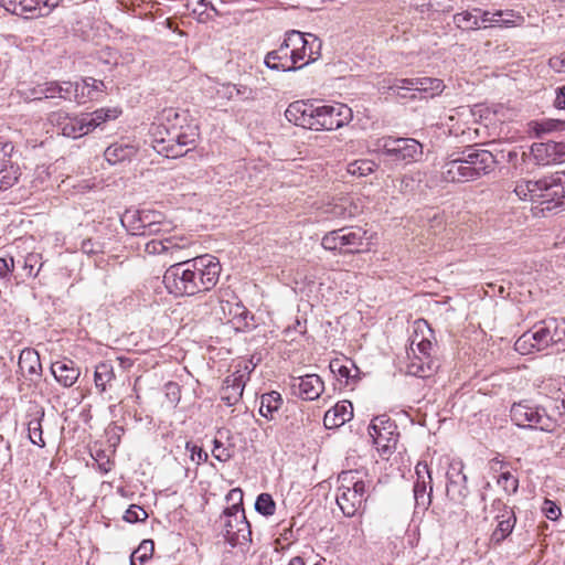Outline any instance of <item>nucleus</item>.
<instances>
[{
	"mask_svg": "<svg viewBox=\"0 0 565 565\" xmlns=\"http://www.w3.org/2000/svg\"><path fill=\"white\" fill-rule=\"evenodd\" d=\"M533 335L531 332H524L514 343V349L521 354H529L535 349L533 345Z\"/></svg>",
	"mask_w": 565,
	"mask_h": 565,
	"instance_id": "13d9d810",
	"label": "nucleus"
},
{
	"mask_svg": "<svg viewBox=\"0 0 565 565\" xmlns=\"http://www.w3.org/2000/svg\"><path fill=\"white\" fill-rule=\"evenodd\" d=\"M47 119L65 137L79 138L88 134L83 115L71 116L63 110H57L51 113Z\"/></svg>",
	"mask_w": 565,
	"mask_h": 565,
	"instance_id": "2eb2a0df",
	"label": "nucleus"
},
{
	"mask_svg": "<svg viewBox=\"0 0 565 565\" xmlns=\"http://www.w3.org/2000/svg\"><path fill=\"white\" fill-rule=\"evenodd\" d=\"M353 118L352 109L344 104L315 106L313 130H335Z\"/></svg>",
	"mask_w": 565,
	"mask_h": 565,
	"instance_id": "1a4fd4ad",
	"label": "nucleus"
},
{
	"mask_svg": "<svg viewBox=\"0 0 565 565\" xmlns=\"http://www.w3.org/2000/svg\"><path fill=\"white\" fill-rule=\"evenodd\" d=\"M374 147L375 151H381L395 162L409 163L417 161L423 154V146L413 138L385 136L379 138Z\"/></svg>",
	"mask_w": 565,
	"mask_h": 565,
	"instance_id": "423d86ee",
	"label": "nucleus"
},
{
	"mask_svg": "<svg viewBox=\"0 0 565 565\" xmlns=\"http://www.w3.org/2000/svg\"><path fill=\"white\" fill-rule=\"evenodd\" d=\"M353 209L355 210L356 207L352 206V204L347 199H340L339 202L330 205V207L327 210V213L333 217L345 218L354 216Z\"/></svg>",
	"mask_w": 565,
	"mask_h": 565,
	"instance_id": "c03bdc74",
	"label": "nucleus"
},
{
	"mask_svg": "<svg viewBox=\"0 0 565 565\" xmlns=\"http://www.w3.org/2000/svg\"><path fill=\"white\" fill-rule=\"evenodd\" d=\"M120 111L117 108L97 109L92 114L83 115L85 118L86 131L90 132L105 121L115 119L118 117Z\"/></svg>",
	"mask_w": 565,
	"mask_h": 565,
	"instance_id": "c9c22d12",
	"label": "nucleus"
},
{
	"mask_svg": "<svg viewBox=\"0 0 565 565\" xmlns=\"http://www.w3.org/2000/svg\"><path fill=\"white\" fill-rule=\"evenodd\" d=\"M339 488L338 491L354 490L366 488L362 478V473L358 470L342 471L338 477Z\"/></svg>",
	"mask_w": 565,
	"mask_h": 565,
	"instance_id": "58836bf2",
	"label": "nucleus"
},
{
	"mask_svg": "<svg viewBox=\"0 0 565 565\" xmlns=\"http://www.w3.org/2000/svg\"><path fill=\"white\" fill-rule=\"evenodd\" d=\"M168 125H162L166 137L157 138L153 148L167 158H179L195 148L199 138V127L188 122L185 114L174 109L166 111Z\"/></svg>",
	"mask_w": 565,
	"mask_h": 565,
	"instance_id": "f257e3e1",
	"label": "nucleus"
},
{
	"mask_svg": "<svg viewBox=\"0 0 565 565\" xmlns=\"http://www.w3.org/2000/svg\"><path fill=\"white\" fill-rule=\"evenodd\" d=\"M216 94L227 100L253 102L256 99L257 90L244 84L225 83L217 88Z\"/></svg>",
	"mask_w": 565,
	"mask_h": 565,
	"instance_id": "cd10ccee",
	"label": "nucleus"
},
{
	"mask_svg": "<svg viewBox=\"0 0 565 565\" xmlns=\"http://www.w3.org/2000/svg\"><path fill=\"white\" fill-rule=\"evenodd\" d=\"M154 552V543L152 540H143L139 546L134 551V555L138 558L142 565L145 562L152 557Z\"/></svg>",
	"mask_w": 565,
	"mask_h": 565,
	"instance_id": "3c124183",
	"label": "nucleus"
},
{
	"mask_svg": "<svg viewBox=\"0 0 565 565\" xmlns=\"http://www.w3.org/2000/svg\"><path fill=\"white\" fill-rule=\"evenodd\" d=\"M543 512L550 520H556L561 515V509L550 500L544 501Z\"/></svg>",
	"mask_w": 565,
	"mask_h": 565,
	"instance_id": "774afa93",
	"label": "nucleus"
},
{
	"mask_svg": "<svg viewBox=\"0 0 565 565\" xmlns=\"http://www.w3.org/2000/svg\"><path fill=\"white\" fill-rule=\"evenodd\" d=\"M12 149L10 143L0 141V191L13 186L19 180V167L7 159Z\"/></svg>",
	"mask_w": 565,
	"mask_h": 565,
	"instance_id": "4be33fe9",
	"label": "nucleus"
},
{
	"mask_svg": "<svg viewBox=\"0 0 565 565\" xmlns=\"http://www.w3.org/2000/svg\"><path fill=\"white\" fill-rule=\"evenodd\" d=\"M285 117L296 126L313 130L315 106L303 100L294 102L285 110Z\"/></svg>",
	"mask_w": 565,
	"mask_h": 565,
	"instance_id": "aec40b11",
	"label": "nucleus"
},
{
	"mask_svg": "<svg viewBox=\"0 0 565 565\" xmlns=\"http://www.w3.org/2000/svg\"><path fill=\"white\" fill-rule=\"evenodd\" d=\"M494 15L500 19V26L512 28L524 23V17L513 10H497Z\"/></svg>",
	"mask_w": 565,
	"mask_h": 565,
	"instance_id": "a18cd8bd",
	"label": "nucleus"
},
{
	"mask_svg": "<svg viewBox=\"0 0 565 565\" xmlns=\"http://www.w3.org/2000/svg\"><path fill=\"white\" fill-rule=\"evenodd\" d=\"M89 87H87L84 84V79L82 83H79V89H77L76 93H74L73 99L77 104H83L86 102V99H95V96L92 95V90H88Z\"/></svg>",
	"mask_w": 565,
	"mask_h": 565,
	"instance_id": "0e129e2a",
	"label": "nucleus"
},
{
	"mask_svg": "<svg viewBox=\"0 0 565 565\" xmlns=\"http://www.w3.org/2000/svg\"><path fill=\"white\" fill-rule=\"evenodd\" d=\"M185 449L191 452V459L196 460L198 463L205 462L209 459L207 452L190 441L186 443Z\"/></svg>",
	"mask_w": 565,
	"mask_h": 565,
	"instance_id": "680f3d73",
	"label": "nucleus"
},
{
	"mask_svg": "<svg viewBox=\"0 0 565 565\" xmlns=\"http://www.w3.org/2000/svg\"><path fill=\"white\" fill-rule=\"evenodd\" d=\"M529 332L533 335V345L537 351L559 342L565 335V320L548 318L536 323Z\"/></svg>",
	"mask_w": 565,
	"mask_h": 565,
	"instance_id": "9b49d317",
	"label": "nucleus"
},
{
	"mask_svg": "<svg viewBox=\"0 0 565 565\" xmlns=\"http://www.w3.org/2000/svg\"><path fill=\"white\" fill-rule=\"evenodd\" d=\"M34 94L38 95L35 99L58 97L57 82H45L38 85V87L34 89Z\"/></svg>",
	"mask_w": 565,
	"mask_h": 565,
	"instance_id": "864d4df0",
	"label": "nucleus"
},
{
	"mask_svg": "<svg viewBox=\"0 0 565 565\" xmlns=\"http://www.w3.org/2000/svg\"><path fill=\"white\" fill-rule=\"evenodd\" d=\"M452 20L455 25L462 31H473L481 28L479 23L480 13H476L475 8L454 14Z\"/></svg>",
	"mask_w": 565,
	"mask_h": 565,
	"instance_id": "e433bc0d",
	"label": "nucleus"
},
{
	"mask_svg": "<svg viewBox=\"0 0 565 565\" xmlns=\"http://www.w3.org/2000/svg\"><path fill=\"white\" fill-rule=\"evenodd\" d=\"M366 488L338 491L337 503L345 516H354L366 501Z\"/></svg>",
	"mask_w": 565,
	"mask_h": 565,
	"instance_id": "412c9836",
	"label": "nucleus"
},
{
	"mask_svg": "<svg viewBox=\"0 0 565 565\" xmlns=\"http://www.w3.org/2000/svg\"><path fill=\"white\" fill-rule=\"evenodd\" d=\"M353 417V406L349 401H341L326 412L323 425L327 429L341 427Z\"/></svg>",
	"mask_w": 565,
	"mask_h": 565,
	"instance_id": "a878e982",
	"label": "nucleus"
},
{
	"mask_svg": "<svg viewBox=\"0 0 565 565\" xmlns=\"http://www.w3.org/2000/svg\"><path fill=\"white\" fill-rule=\"evenodd\" d=\"M407 78H397L387 76L379 81L377 89L381 94H386L390 92L395 93L396 95L405 98L406 94L402 93V90H406V85L402 84V82H406Z\"/></svg>",
	"mask_w": 565,
	"mask_h": 565,
	"instance_id": "a19ab883",
	"label": "nucleus"
},
{
	"mask_svg": "<svg viewBox=\"0 0 565 565\" xmlns=\"http://www.w3.org/2000/svg\"><path fill=\"white\" fill-rule=\"evenodd\" d=\"M244 387L245 374L237 372L226 376L221 387V399L227 406L237 404L243 396Z\"/></svg>",
	"mask_w": 565,
	"mask_h": 565,
	"instance_id": "b1692460",
	"label": "nucleus"
},
{
	"mask_svg": "<svg viewBox=\"0 0 565 565\" xmlns=\"http://www.w3.org/2000/svg\"><path fill=\"white\" fill-rule=\"evenodd\" d=\"M301 40L305 43L303 47L300 49L301 61L307 57V61L301 64L305 66L315 62L320 56L322 43L315 34L311 33H301Z\"/></svg>",
	"mask_w": 565,
	"mask_h": 565,
	"instance_id": "f704fd0d",
	"label": "nucleus"
},
{
	"mask_svg": "<svg viewBox=\"0 0 565 565\" xmlns=\"http://www.w3.org/2000/svg\"><path fill=\"white\" fill-rule=\"evenodd\" d=\"M177 247L171 238L151 239L146 244V252L151 255L163 254Z\"/></svg>",
	"mask_w": 565,
	"mask_h": 565,
	"instance_id": "8fccbe9b",
	"label": "nucleus"
},
{
	"mask_svg": "<svg viewBox=\"0 0 565 565\" xmlns=\"http://www.w3.org/2000/svg\"><path fill=\"white\" fill-rule=\"evenodd\" d=\"M463 465L461 462H451L447 470V484L467 481V476L463 473Z\"/></svg>",
	"mask_w": 565,
	"mask_h": 565,
	"instance_id": "5fc2aeb1",
	"label": "nucleus"
},
{
	"mask_svg": "<svg viewBox=\"0 0 565 565\" xmlns=\"http://www.w3.org/2000/svg\"><path fill=\"white\" fill-rule=\"evenodd\" d=\"M190 259L171 265L163 275V284L174 296H193L196 294Z\"/></svg>",
	"mask_w": 565,
	"mask_h": 565,
	"instance_id": "0eeeda50",
	"label": "nucleus"
},
{
	"mask_svg": "<svg viewBox=\"0 0 565 565\" xmlns=\"http://www.w3.org/2000/svg\"><path fill=\"white\" fill-rule=\"evenodd\" d=\"M51 373L63 387H72L81 375V370L71 359H63L52 363Z\"/></svg>",
	"mask_w": 565,
	"mask_h": 565,
	"instance_id": "5701e85b",
	"label": "nucleus"
},
{
	"mask_svg": "<svg viewBox=\"0 0 565 565\" xmlns=\"http://www.w3.org/2000/svg\"><path fill=\"white\" fill-rule=\"evenodd\" d=\"M137 153V148L129 143L115 142L106 148L104 156L110 164L130 160Z\"/></svg>",
	"mask_w": 565,
	"mask_h": 565,
	"instance_id": "7c9ffc66",
	"label": "nucleus"
},
{
	"mask_svg": "<svg viewBox=\"0 0 565 565\" xmlns=\"http://www.w3.org/2000/svg\"><path fill=\"white\" fill-rule=\"evenodd\" d=\"M515 194L522 199H543L546 210H565V171H558L540 180L521 181L515 185Z\"/></svg>",
	"mask_w": 565,
	"mask_h": 565,
	"instance_id": "f03ea898",
	"label": "nucleus"
},
{
	"mask_svg": "<svg viewBox=\"0 0 565 565\" xmlns=\"http://www.w3.org/2000/svg\"><path fill=\"white\" fill-rule=\"evenodd\" d=\"M214 312L221 321L225 323H233L234 328L237 330L253 326L249 320L253 321L254 317L238 300L230 301L227 299L225 300L223 296H220L218 308H215Z\"/></svg>",
	"mask_w": 565,
	"mask_h": 565,
	"instance_id": "ddd939ff",
	"label": "nucleus"
},
{
	"mask_svg": "<svg viewBox=\"0 0 565 565\" xmlns=\"http://www.w3.org/2000/svg\"><path fill=\"white\" fill-rule=\"evenodd\" d=\"M511 420L519 427L540 429L552 433L556 429L557 423L544 407L533 406L527 402L514 403L510 409Z\"/></svg>",
	"mask_w": 565,
	"mask_h": 565,
	"instance_id": "39448f33",
	"label": "nucleus"
},
{
	"mask_svg": "<svg viewBox=\"0 0 565 565\" xmlns=\"http://www.w3.org/2000/svg\"><path fill=\"white\" fill-rule=\"evenodd\" d=\"M395 428L394 422L387 415H381L375 417L370 424L369 435L372 437L375 445L387 448L388 445L382 444V441L385 440L388 443Z\"/></svg>",
	"mask_w": 565,
	"mask_h": 565,
	"instance_id": "393cba45",
	"label": "nucleus"
},
{
	"mask_svg": "<svg viewBox=\"0 0 565 565\" xmlns=\"http://www.w3.org/2000/svg\"><path fill=\"white\" fill-rule=\"evenodd\" d=\"M14 268L13 257H1L0 258V278H7L11 275Z\"/></svg>",
	"mask_w": 565,
	"mask_h": 565,
	"instance_id": "69168bd1",
	"label": "nucleus"
},
{
	"mask_svg": "<svg viewBox=\"0 0 565 565\" xmlns=\"http://www.w3.org/2000/svg\"><path fill=\"white\" fill-rule=\"evenodd\" d=\"M115 377L114 369L109 362H100L96 365L94 373V382L96 388L100 392H105L107 384Z\"/></svg>",
	"mask_w": 565,
	"mask_h": 565,
	"instance_id": "ea45409f",
	"label": "nucleus"
},
{
	"mask_svg": "<svg viewBox=\"0 0 565 565\" xmlns=\"http://www.w3.org/2000/svg\"><path fill=\"white\" fill-rule=\"evenodd\" d=\"M364 233L358 228L342 227L327 233L321 241L324 249L343 254L359 253L363 245Z\"/></svg>",
	"mask_w": 565,
	"mask_h": 565,
	"instance_id": "9d476101",
	"label": "nucleus"
},
{
	"mask_svg": "<svg viewBox=\"0 0 565 565\" xmlns=\"http://www.w3.org/2000/svg\"><path fill=\"white\" fill-rule=\"evenodd\" d=\"M18 365L21 372H26L29 375H40L42 371L40 355L31 348L21 351Z\"/></svg>",
	"mask_w": 565,
	"mask_h": 565,
	"instance_id": "473e14b6",
	"label": "nucleus"
},
{
	"mask_svg": "<svg viewBox=\"0 0 565 565\" xmlns=\"http://www.w3.org/2000/svg\"><path fill=\"white\" fill-rule=\"evenodd\" d=\"M413 492L416 507L426 510L431 503V481L416 480Z\"/></svg>",
	"mask_w": 565,
	"mask_h": 565,
	"instance_id": "4c0bfd02",
	"label": "nucleus"
},
{
	"mask_svg": "<svg viewBox=\"0 0 565 565\" xmlns=\"http://www.w3.org/2000/svg\"><path fill=\"white\" fill-rule=\"evenodd\" d=\"M2 7L15 15L25 18L46 17L60 0H0Z\"/></svg>",
	"mask_w": 565,
	"mask_h": 565,
	"instance_id": "4468645a",
	"label": "nucleus"
},
{
	"mask_svg": "<svg viewBox=\"0 0 565 565\" xmlns=\"http://www.w3.org/2000/svg\"><path fill=\"white\" fill-rule=\"evenodd\" d=\"M329 367L333 374H337L340 377L345 379L347 382L352 377L350 367L344 365L339 359L332 360L330 362Z\"/></svg>",
	"mask_w": 565,
	"mask_h": 565,
	"instance_id": "052dcab7",
	"label": "nucleus"
},
{
	"mask_svg": "<svg viewBox=\"0 0 565 565\" xmlns=\"http://www.w3.org/2000/svg\"><path fill=\"white\" fill-rule=\"evenodd\" d=\"M461 154H463L465 159L467 160V164L469 166L475 180L481 178L482 175L489 174L495 168L497 160L492 152L488 150L467 149L462 151Z\"/></svg>",
	"mask_w": 565,
	"mask_h": 565,
	"instance_id": "dca6fc26",
	"label": "nucleus"
},
{
	"mask_svg": "<svg viewBox=\"0 0 565 565\" xmlns=\"http://www.w3.org/2000/svg\"><path fill=\"white\" fill-rule=\"evenodd\" d=\"M282 403L280 393L276 391L265 393L260 397L259 413L267 419L273 420L275 419V414L281 408Z\"/></svg>",
	"mask_w": 565,
	"mask_h": 565,
	"instance_id": "72a5a7b5",
	"label": "nucleus"
},
{
	"mask_svg": "<svg viewBox=\"0 0 565 565\" xmlns=\"http://www.w3.org/2000/svg\"><path fill=\"white\" fill-rule=\"evenodd\" d=\"M531 152L537 164L547 166L564 159L565 143L552 140L534 143Z\"/></svg>",
	"mask_w": 565,
	"mask_h": 565,
	"instance_id": "6ab92c4d",
	"label": "nucleus"
},
{
	"mask_svg": "<svg viewBox=\"0 0 565 565\" xmlns=\"http://www.w3.org/2000/svg\"><path fill=\"white\" fill-rule=\"evenodd\" d=\"M446 493L452 502L462 504L469 493L467 481L447 484Z\"/></svg>",
	"mask_w": 565,
	"mask_h": 565,
	"instance_id": "49530a36",
	"label": "nucleus"
},
{
	"mask_svg": "<svg viewBox=\"0 0 565 565\" xmlns=\"http://www.w3.org/2000/svg\"><path fill=\"white\" fill-rule=\"evenodd\" d=\"M84 84L89 87L88 90H92V95L94 93H103L106 90V85L103 81L96 79L94 77L84 78Z\"/></svg>",
	"mask_w": 565,
	"mask_h": 565,
	"instance_id": "338daca9",
	"label": "nucleus"
},
{
	"mask_svg": "<svg viewBox=\"0 0 565 565\" xmlns=\"http://www.w3.org/2000/svg\"><path fill=\"white\" fill-rule=\"evenodd\" d=\"M79 89V83L78 82H57V93L58 97L65 100H72L74 93Z\"/></svg>",
	"mask_w": 565,
	"mask_h": 565,
	"instance_id": "bf43d9fd",
	"label": "nucleus"
},
{
	"mask_svg": "<svg viewBox=\"0 0 565 565\" xmlns=\"http://www.w3.org/2000/svg\"><path fill=\"white\" fill-rule=\"evenodd\" d=\"M196 294L211 290L218 281L221 275L220 260L210 254H204L190 259Z\"/></svg>",
	"mask_w": 565,
	"mask_h": 565,
	"instance_id": "6e6552de",
	"label": "nucleus"
},
{
	"mask_svg": "<svg viewBox=\"0 0 565 565\" xmlns=\"http://www.w3.org/2000/svg\"><path fill=\"white\" fill-rule=\"evenodd\" d=\"M186 7L191 8L192 12L199 15L200 21L210 19V14L206 12L207 9H211L217 14L216 8L207 0H188Z\"/></svg>",
	"mask_w": 565,
	"mask_h": 565,
	"instance_id": "de8ad7c7",
	"label": "nucleus"
},
{
	"mask_svg": "<svg viewBox=\"0 0 565 565\" xmlns=\"http://www.w3.org/2000/svg\"><path fill=\"white\" fill-rule=\"evenodd\" d=\"M81 250L86 255H95L103 252V244L92 238H86L81 244Z\"/></svg>",
	"mask_w": 565,
	"mask_h": 565,
	"instance_id": "e2e57ef3",
	"label": "nucleus"
},
{
	"mask_svg": "<svg viewBox=\"0 0 565 565\" xmlns=\"http://www.w3.org/2000/svg\"><path fill=\"white\" fill-rule=\"evenodd\" d=\"M415 341H412V351L415 353V349L413 348ZM437 370L436 362L433 359L425 360L423 356L414 354V358L411 359L409 363L406 366V372L409 375L417 376L420 379L429 377Z\"/></svg>",
	"mask_w": 565,
	"mask_h": 565,
	"instance_id": "c756f323",
	"label": "nucleus"
},
{
	"mask_svg": "<svg viewBox=\"0 0 565 565\" xmlns=\"http://www.w3.org/2000/svg\"><path fill=\"white\" fill-rule=\"evenodd\" d=\"M213 457L221 461L226 462L233 457V446H224L218 439L213 440Z\"/></svg>",
	"mask_w": 565,
	"mask_h": 565,
	"instance_id": "603ef678",
	"label": "nucleus"
},
{
	"mask_svg": "<svg viewBox=\"0 0 565 565\" xmlns=\"http://www.w3.org/2000/svg\"><path fill=\"white\" fill-rule=\"evenodd\" d=\"M220 522L221 534L232 547L247 545L252 541L250 524L239 504L226 508L220 516Z\"/></svg>",
	"mask_w": 565,
	"mask_h": 565,
	"instance_id": "20e7f679",
	"label": "nucleus"
},
{
	"mask_svg": "<svg viewBox=\"0 0 565 565\" xmlns=\"http://www.w3.org/2000/svg\"><path fill=\"white\" fill-rule=\"evenodd\" d=\"M402 84L406 85V90L425 93L429 97L437 96L445 89L444 82L433 77L407 78L406 82H402Z\"/></svg>",
	"mask_w": 565,
	"mask_h": 565,
	"instance_id": "c85d7f7f",
	"label": "nucleus"
},
{
	"mask_svg": "<svg viewBox=\"0 0 565 565\" xmlns=\"http://www.w3.org/2000/svg\"><path fill=\"white\" fill-rule=\"evenodd\" d=\"M498 483L508 494L515 493L519 488V480L509 471L502 472L498 479Z\"/></svg>",
	"mask_w": 565,
	"mask_h": 565,
	"instance_id": "4d7b16f0",
	"label": "nucleus"
},
{
	"mask_svg": "<svg viewBox=\"0 0 565 565\" xmlns=\"http://www.w3.org/2000/svg\"><path fill=\"white\" fill-rule=\"evenodd\" d=\"M441 173L443 178L447 182H468L475 180L472 172L467 164V160L461 152H454L448 156L443 166Z\"/></svg>",
	"mask_w": 565,
	"mask_h": 565,
	"instance_id": "f3484780",
	"label": "nucleus"
},
{
	"mask_svg": "<svg viewBox=\"0 0 565 565\" xmlns=\"http://www.w3.org/2000/svg\"><path fill=\"white\" fill-rule=\"evenodd\" d=\"M494 519L498 520V525L490 540L494 544H500L511 534L516 519L513 511H508L507 514H495Z\"/></svg>",
	"mask_w": 565,
	"mask_h": 565,
	"instance_id": "2f4dec72",
	"label": "nucleus"
},
{
	"mask_svg": "<svg viewBox=\"0 0 565 565\" xmlns=\"http://www.w3.org/2000/svg\"><path fill=\"white\" fill-rule=\"evenodd\" d=\"M301 32L290 30L286 32L285 39L278 49L268 52L265 56V65L275 71L294 72L300 70L302 65L300 49L303 47Z\"/></svg>",
	"mask_w": 565,
	"mask_h": 565,
	"instance_id": "7ed1b4c3",
	"label": "nucleus"
},
{
	"mask_svg": "<svg viewBox=\"0 0 565 565\" xmlns=\"http://www.w3.org/2000/svg\"><path fill=\"white\" fill-rule=\"evenodd\" d=\"M44 416L45 411L39 405H34L26 414L28 437L33 445H36L41 448L45 447L42 428Z\"/></svg>",
	"mask_w": 565,
	"mask_h": 565,
	"instance_id": "bb28decb",
	"label": "nucleus"
},
{
	"mask_svg": "<svg viewBox=\"0 0 565 565\" xmlns=\"http://www.w3.org/2000/svg\"><path fill=\"white\" fill-rule=\"evenodd\" d=\"M290 386L295 394L306 401L317 399L324 390L323 381L317 374L292 377Z\"/></svg>",
	"mask_w": 565,
	"mask_h": 565,
	"instance_id": "a211bd4d",
	"label": "nucleus"
},
{
	"mask_svg": "<svg viewBox=\"0 0 565 565\" xmlns=\"http://www.w3.org/2000/svg\"><path fill=\"white\" fill-rule=\"evenodd\" d=\"M377 164L372 160H355L348 164V173L356 177H366L374 172Z\"/></svg>",
	"mask_w": 565,
	"mask_h": 565,
	"instance_id": "37998d69",
	"label": "nucleus"
},
{
	"mask_svg": "<svg viewBox=\"0 0 565 565\" xmlns=\"http://www.w3.org/2000/svg\"><path fill=\"white\" fill-rule=\"evenodd\" d=\"M125 220L129 221V227L135 235H157L166 232L163 227L168 226L162 223V214L154 211H137L131 215L126 214L122 223Z\"/></svg>",
	"mask_w": 565,
	"mask_h": 565,
	"instance_id": "f8f14e48",
	"label": "nucleus"
},
{
	"mask_svg": "<svg viewBox=\"0 0 565 565\" xmlns=\"http://www.w3.org/2000/svg\"><path fill=\"white\" fill-rule=\"evenodd\" d=\"M531 125H532V129L534 130L536 136L541 137L544 134H548V132L564 128L565 121H562L559 119L547 118V119L533 121Z\"/></svg>",
	"mask_w": 565,
	"mask_h": 565,
	"instance_id": "79ce46f5",
	"label": "nucleus"
},
{
	"mask_svg": "<svg viewBox=\"0 0 565 565\" xmlns=\"http://www.w3.org/2000/svg\"><path fill=\"white\" fill-rule=\"evenodd\" d=\"M148 518V513L137 504H131L125 512L122 519L128 523H136L145 521Z\"/></svg>",
	"mask_w": 565,
	"mask_h": 565,
	"instance_id": "6e6d98bb",
	"label": "nucleus"
},
{
	"mask_svg": "<svg viewBox=\"0 0 565 565\" xmlns=\"http://www.w3.org/2000/svg\"><path fill=\"white\" fill-rule=\"evenodd\" d=\"M255 510L264 516H271L276 510V503L269 493H260L255 502Z\"/></svg>",
	"mask_w": 565,
	"mask_h": 565,
	"instance_id": "09e8293b",
	"label": "nucleus"
}]
</instances>
